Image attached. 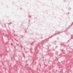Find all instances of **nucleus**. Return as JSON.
<instances>
[{"label": "nucleus", "mask_w": 73, "mask_h": 73, "mask_svg": "<svg viewBox=\"0 0 73 73\" xmlns=\"http://www.w3.org/2000/svg\"><path fill=\"white\" fill-rule=\"evenodd\" d=\"M11 45H13V44L11 43Z\"/></svg>", "instance_id": "f257e3e1"}]
</instances>
